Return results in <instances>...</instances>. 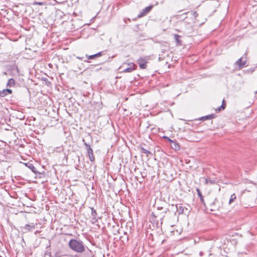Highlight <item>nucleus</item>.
Wrapping results in <instances>:
<instances>
[{
  "mask_svg": "<svg viewBox=\"0 0 257 257\" xmlns=\"http://www.w3.org/2000/svg\"><path fill=\"white\" fill-rule=\"evenodd\" d=\"M157 210L152 213V216L150 218L151 221L157 223L159 220L161 221L165 216V214L169 211V209L163 207L157 206Z\"/></svg>",
  "mask_w": 257,
  "mask_h": 257,
  "instance_id": "1",
  "label": "nucleus"
},
{
  "mask_svg": "<svg viewBox=\"0 0 257 257\" xmlns=\"http://www.w3.org/2000/svg\"><path fill=\"white\" fill-rule=\"evenodd\" d=\"M71 249L78 252H83L85 250V247L82 241L76 239H71L69 242Z\"/></svg>",
  "mask_w": 257,
  "mask_h": 257,
  "instance_id": "2",
  "label": "nucleus"
},
{
  "mask_svg": "<svg viewBox=\"0 0 257 257\" xmlns=\"http://www.w3.org/2000/svg\"><path fill=\"white\" fill-rule=\"evenodd\" d=\"M161 198H163L164 201L168 204L173 205L174 201V196L171 194H161Z\"/></svg>",
  "mask_w": 257,
  "mask_h": 257,
  "instance_id": "3",
  "label": "nucleus"
},
{
  "mask_svg": "<svg viewBox=\"0 0 257 257\" xmlns=\"http://www.w3.org/2000/svg\"><path fill=\"white\" fill-rule=\"evenodd\" d=\"M83 142L84 143V145L86 147V149L87 151V154L89 156V158L91 162H93L95 160V158L93 155V150L90 147V145L87 143L85 142V140L83 139L82 140Z\"/></svg>",
  "mask_w": 257,
  "mask_h": 257,
  "instance_id": "4",
  "label": "nucleus"
},
{
  "mask_svg": "<svg viewBox=\"0 0 257 257\" xmlns=\"http://www.w3.org/2000/svg\"><path fill=\"white\" fill-rule=\"evenodd\" d=\"M246 60L245 58L243 59V57H242L238 59L235 63L234 65L237 66L238 69L240 70L242 68L246 66Z\"/></svg>",
  "mask_w": 257,
  "mask_h": 257,
  "instance_id": "5",
  "label": "nucleus"
},
{
  "mask_svg": "<svg viewBox=\"0 0 257 257\" xmlns=\"http://www.w3.org/2000/svg\"><path fill=\"white\" fill-rule=\"evenodd\" d=\"M153 7V5H151L147 7L145 9H143L142 11L139 14L138 17L139 18H140L146 16L152 10Z\"/></svg>",
  "mask_w": 257,
  "mask_h": 257,
  "instance_id": "6",
  "label": "nucleus"
},
{
  "mask_svg": "<svg viewBox=\"0 0 257 257\" xmlns=\"http://www.w3.org/2000/svg\"><path fill=\"white\" fill-rule=\"evenodd\" d=\"M138 64L139 65V67L142 69H144L147 68V63L148 61L145 58H140L137 61Z\"/></svg>",
  "mask_w": 257,
  "mask_h": 257,
  "instance_id": "7",
  "label": "nucleus"
},
{
  "mask_svg": "<svg viewBox=\"0 0 257 257\" xmlns=\"http://www.w3.org/2000/svg\"><path fill=\"white\" fill-rule=\"evenodd\" d=\"M128 67L121 71L122 73H130L136 69V65L133 63H128Z\"/></svg>",
  "mask_w": 257,
  "mask_h": 257,
  "instance_id": "8",
  "label": "nucleus"
},
{
  "mask_svg": "<svg viewBox=\"0 0 257 257\" xmlns=\"http://www.w3.org/2000/svg\"><path fill=\"white\" fill-rule=\"evenodd\" d=\"M35 228V225L34 223H32L30 224H28L25 225L24 227H22L23 231L24 232H27L28 231H32Z\"/></svg>",
  "mask_w": 257,
  "mask_h": 257,
  "instance_id": "9",
  "label": "nucleus"
},
{
  "mask_svg": "<svg viewBox=\"0 0 257 257\" xmlns=\"http://www.w3.org/2000/svg\"><path fill=\"white\" fill-rule=\"evenodd\" d=\"M13 91L10 89H5L2 91H0V97H4L9 94H11Z\"/></svg>",
  "mask_w": 257,
  "mask_h": 257,
  "instance_id": "10",
  "label": "nucleus"
},
{
  "mask_svg": "<svg viewBox=\"0 0 257 257\" xmlns=\"http://www.w3.org/2000/svg\"><path fill=\"white\" fill-rule=\"evenodd\" d=\"M171 147L175 151L179 150L180 147L176 141H174L171 144Z\"/></svg>",
  "mask_w": 257,
  "mask_h": 257,
  "instance_id": "11",
  "label": "nucleus"
},
{
  "mask_svg": "<svg viewBox=\"0 0 257 257\" xmlns=\"http://www.w3.org/2000/svg\"><path fill=\"white\" fill-rule=\"evenodd\" d=\"M181 37V36L177 35V34H175L174 35V39L176 42V44H177V46H181L182 45V41L180 39Z\"/></svg>",
  "mask_w": 257,
  "mask_h": 257,
  "instance_id": "12",
  "label": "nucleus"
},
{
  "mask_svg": "<svg viewBox=\"0 0 257 257\" xmlns=\"http://www.w3.org/2000/svg\"><path fill=\"white\" fill-rule=\"evenodd\" d=\"M215 117H216L215 114H211L209 115H207L206 116H203V117H201L200 119L202 120H207V119H213V118H215Z\"/></svg>",
  "mask_w": 257,
  "mask_h": 257,
  "instance_id": "13",
  "label": "nucleus"
},
{
  "mask_svg": "<svg viewBox=\"0 0 257 257\" xmlns=\"http://www.w3.org/2000/svg\"><path fill=\"white\" fill-rule=\"evenodd\" d=\"M25 166L29 168L33 172L35 173L37 171L36 168L35 167L34 165L31 163H25Z\"/></svg>",
  "mask_w": 257,
  "mask_h": 257,
  "instance_id": "14",
  "label": "nucleus"
},
{
  "mask_svg": "<svg viewBox=\"0 0 257 257\" xmlns=\"http://www.w3.org/2000/svg\"><path fill=\"white\" fill-rule=\"evenodd\" d=\"M34 173L35 174L36 178H42L45 176V173L44 172L41 173L37 170Z\"/></svg>",
  "mask_w": 257,
  "mask_h": 257,
  "instance_id": "15",
  "label": "nucleus"
},
{
  "mask_svg": "<svg viewBox=\"0 0 257 257\" xmlns=\"http://www.w3.org/2000/svg\"><path fill=\"white\" fill-rule=\"evenodd\" d=\"M15 84H16L15 80L13 78H11L8 80V83L7 84V86L8 87H14V86H15Z\"/></svg>",
  "mask_w": 257,
  "mask_h": 257,
  "instance_id": "16",
  "label": "nucleus"
},
{
  "mask_svg": "<svg viewBox=\"0 0 257 257\" xmlns=\"http://www.w3.org/2000/svg\"><path fill=\"white\" fill-rule=\"evenodd\" d=\"M202 179L204 180V183L205 184H213L216 183V181L215 180H211L209 178H203Z\"/></svg>",
  "mask_w": 257,
  "mask_h": 257,
  "instance_id": "17",
  "label": "nucleus"
},
{
  "mask_svg": "<svg viewBox=\"0 0 257 257\" xmlns=\"http://www.w3.org/2000/svg\"><path fill=\"white\" fill-rule=\"evenodd\" d=\"M140 148H141V150H142V152H143V153H145V154H146L147 155V156H149V155H151V156H152V155H153V154H152V152H150V151H148V150H147V149H145V148L143 147V146H140Z\"/></svg>",
  "mask_w": 257,
  "mask_h": 257,
  "instance_id": "18",
  "label": "nucleus"
},
{
  "mask_svg": "<svg viewBox=\"0 0 257 257\" xmlns=\"http://www.w3.org/2000/svg\"><path fill=\"white\" fill-rule=\"evenodd\" d=\"M102 52H98L95 54L89 56L88 57V59H93L96 57H100L102 55Z\"/></svg>",
  "mask_w": 257,
  "mask_h": 257,
  "instance_id": "19",
  "label": "nucleus"
},
{
  "mask_svg": "<svg viewBox=\"0 0 257 257\" xmlns=\"http://www.w3.org/2000/svg\"><path fill=\"white\" fill-rule=\"evenodd\" d=\"M91 210V215L92 216V219L94 220H96L97 218V213L95 210L93 208H90Z\"/></svg>",
  "mask_w": 257,
  "mask_h": 257,
  "instance_id": "20",
  "label": "nucleus"
},
{
  "mask_svg": "<svg viewBox=\"0 0 257 257\" xmlns=\"http://www.w3.org/2000/svg\"><path fill=\"white\" fill-rule=\"evenodd\" d=\"M226 107V103L225 100L223 99L222 100V104L220 107H219L216 110L221 111V110H223L225 109Z\"/></svg>",
  "mask_w": 257,
  "mask_h": 257,
  "instance_id": "21",
  "label": "nucleus"
},
{
  "mask_svg": "<svg viewBox=\"0 0 257 257\" xmlns=\"http://www.w3.org/2000/svg\"><path fill=\"white\" fill-rule=\"evenodd\" d=\"M176 208L179 214L184 213V208L183 206L179 205V206L178 207L177 205H176Z\"/></svg>",
  "mask_w": 257,
  "mask_h": 257,
  "instance_id": "22",
  "label": "nucleus"
},
{
  "mask_svg": "<svg viewBox=\"0 0 257 257\" xmlns=\"http://www.w3.org/2000/svg\"><path fill=\"white\" fill-rule=\"evenodd\" d=\"M47 250L45 251L44 253V257H52L51 256V253L50 251V249L47 248Z\"/></svg>",
  "mask_w": 257,
  "mask_h": 257,
  "instance_id": "23",
  "label": "nucleus"
},
{
  "mask_svg": "<svg viewBox=\"0 0 257 257\" xmlns=\"http://www.w3.org/2000/svg\"><path fill=\"white\" fill-rule=\"evenodd\" d=\"M235 199H236V196L235 195V194H232L230 196V198L229 199V203L231 204L234 201V200Z\"/></svg>",
  "mask_w": 257,
  "mask_h": 257,
  "instance_id": "24",
  "label": "nucleus"
},
{
  "mask_svg": "<svg viewBox=\"0 0 257 257\" xmlns=\"http://www.w3.org/2000/svg\"><path fill=\"white\" fill-rule=\"evenodd\" d=\"M197 195H198V198H199V199H200V201L202 203H204V204H205V203H204V199H203V196L202 195V194H197Z\"/></svg>",
  "mask_w": 257,
  "mask_h": 257,
  "instance_id": "25",
  "label": "nucleus"
},
{
  "mask_svg": "<svg viewBox=\"0 0 257 257\" xmlns=\"http://www.w3.org/2000/svg\"><path fill=\"white\" fill-rule=\"evenodd\" d=\"M8 197L13 198H17V194H8Z\"/></svg>",
  "mask_w": 257,
  "mask_h": 257,
  "instance_id": "26",
  "label": "nucleus"
},
{
  "mask_svg": "<svg viewBox=\"0 0 257 257\" xmlns=\"http://www.w3.org/2000/svg\"><path fill=\"white\" fill-rule=\"evenodd\" d=\"M164 138L167 140L168 142H169L170 143V144H171L173 141L174 140H172L171 139H170L169 137H164Z\"/></svg>",
  "mask_w": 257,
  "mask_h": 257,
  "instance_id": "27",
  "label": "nucleus"
},
{
  "mask_svg": "<svg viewBox=\"0 0 257 257\" xmlns=\"http://www.w3.org/2000/svg\"><path fill=\"white\" fill-rule=\"evenodd\" d=\"M191 14L193 16L194 18H196L198 16V14L196 12H191Z\"/></svg>",
  "mask_w": 257,
  "mask_h": 257,
  "instance_id": "28",
  "label": "nucleus"
},
{
  "mask_svg": "<svg viewBox=\"0 0 257 257\" xmlns=\"http://www.w3.org/2000/svg\"><path fill=\"white\" fill-rule=\"evenodd\" d=\"M58 149V152H61L63 150V148L62 147H59L57 148Z\"/></svg>",
  "mask_w": 257,
  "mask_h": 257,
  "instance_id": "29",
  "label": "nucleus"
},
{
  "mask_svg": "<svg viewBox=\"0 0 257 257\" xmlns=\"http://www.w3.org/2000/svg\"><path fill=\"white\" fill-rule=\"evenodd\" d=\"M244 191H247V192H250V191H251L252 190H250V188H248V189L246 188Z\"/></svg>",
  "mask_w": 257,
  "mask_h": 257,
  "instance_id": "30",
  "label": "nucleus"
},
{
  "mask_svg": "<svg viewBox=\"0 0 257 257\" xmlns=\"http://www.w3.org/2000/svg\"><path fill=\"white\" fill-rule=\"evenodd\" d=\"M244 191H247V192H250V191H251L252 190H250V188H248V189L246 188Z\"/></svg>",
  "mask_w": 257,
  "mask_h": 257,
  "instance_id": "31",
  "label": "nucleus"
},
{
  "mask_svg": "<svg viewBox=\"0 0 257 257\" xmlns=\"http://www.w3.org/2000/svg\"><path fill=\"white\" fill-rule=\"evenodd\" d=\"M16 72H17V73H19V70H18V68H17H17H16Z\"/></svg>",
  "mask_w": 257,
  "mask_h": 257,
  "instance_id": "32",
  "label": "nucleus"
},
{
  "mask_svg": "<svg viewBox=\"0 0 257 257\" xmlns=\"http://www.w3.org/2000/svg\"><path fill=\"white\" fill-rule=\"evenodd\" d=\"M251 186H252V187H255V185H254V184H252V185H251Z\"/></svg>",
  "mask_w": 257,
  "mask_h": 257,
  "instance_id": "33",
  "label": "nucleus"
},
{
  "mask_svg": "<svg viewBox=\"0 0 257 257\" xmlns=\"http://www.w3.org/2000/svg\"><path fill=\"white\" fill-rule=\"evenodd\" d=\"M197 192H198V193H200L198 189H197Z\"/></svg>",
  "mask_w": 257,
  "mask_h": 257,
  "instance_id": "34",
  "label": "nucleus"
},
{
  "mask_svg": "<svg viewBox=\"0 0 257 257\" xmlns=\"http://www.w3.org/2000/svg\"><path fill=\"white\" fill-rule=\"evenodd\" d=\"M155 205V206H157V201H156Z\"/></svg>",
  "mask_w": 257,
  "mask_h": 257,
  "instance_id": "35",
  "label": "nucleus"
},
{
  "mask_svg": "<svg viewBox=\"0 0 257 257\" xmlns=\"http://www.w3.org/2000/svg\"><path fill=\"white\" fill-rule=\"evenodd\" d=\"M122 67V66H120V67L119 68V70H120V69H121Z\"/></svg>",
  "mask_w": 257,
  "mask_h": 257,
  "instance_id": "36",
  "label": "nucleus"
},
{
  "mask_svg": "<svg viewBox=\"0 0 257 257\" xmlns=\"http://www.w3.org/2000/svg\"><path fill=\"white\" fill-rule=\"evenodd\" d=\"M188 13H189V12L185 13H184V14H185V15H186V14H188Z\"/></svg>",
  "mask_w": 257,
  "mask_h": 257,
  "instance_id": "37",
  "label": "nucleus"
},
{
  "mask_svg": "<svg viewBox=\"0 0 257 257\" xmlns=\"http://www.w3.org/2000/svg\"><path fill=\"white\" fill-rule=\"evenodd\" d=\"M170 199L171 200H172V197H170Z\"/></svg>",
  "mask_w": 257,
  "mask_h": 257,
  "instance_id": "38",
  "label": "nucleus"
}]
</instances>
